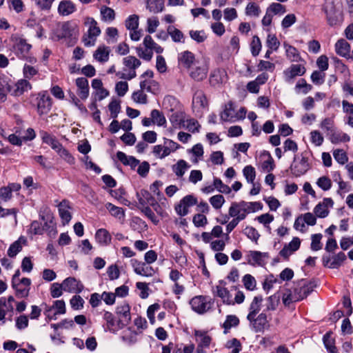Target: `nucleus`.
I'll return each mask as SVG.
<instances>
[{
  "instance_id": "1",
  "label": "nucleus",
  "mask_w": 353,
  "mask_h": 353,
  "mask_svg": "<svg viewBox=\"0 0 353 353\" xmlns=\"http://www.w3.org/2000/svg\"><path fill=\"white\" fill-rule=\"evenodd\" d=\"M261 208L262 205L260 202H246L244 201L232 202L229 208L228 214L230 216L241 221L245 219L248 214L254 212Z\"/></svg>"
},
{
  "instance_id": "2",
  "label": "nucleus",
  "mask_w": 353,
  "mask_h": 353,
  "mask_svg": "<svg viewBox=\"0 0 353 353\" xmlns=\"http://www.w3.org/2000/svg\"><path fill=\"white\" fill-rule=\"evenodd\" d=\"M310 153L307 151L295 154L290 165V170L295 176L305 174L312 167L310 159Z\"/></svg>"
},
{
  "instance_id": "3",
  "label": "nucleus",
  "mask_w": 353,
  "mask_h": 353,
  "mask_svg": "<svg viewBox=\"0 0 353 353\" xmlns=\"http://www.w3.org/2000/svg\"><path fill=\"white\" fill-rule=\"evenodd\" d=\"M226 283L223 281H220L219 284L216 286V294L221 299L223 303L229 305H234V304H241L245 300V295L242 291L237 290L235 296L233 299L232 295L230 290L225 288Z\"/></svg>"
},
{
  "instance_id": "4",
  "label": "nucleus",
  "mask_w": 353,
  "mask_h": 353,
  "mask_svg": "<svg viewBox=\"0 0 353 353\" xmlns=\"http://www.w3.org/2000/svg\"><path fill=\"white\" fill-rule=\"evenodd\" d=\"M84 24L88 27L87 33L83 37V42L87 47L94 46L97 37L101 34V29L97 21L90 17L85 18Z\"/></svg>"
},
{
  "instance_id": "5",
  "label": "nucleus",
  "mask_w": 353,
  "mask_h": 353,
  "mask_svg": "<svg viewBox=\"0 0 353 353\" xmlns=\"http://www.w3.org/2000/svg\"><path fill=\"white\" fill-rule=\"evenodd\" d=\"M208 70L209 66L207 62L199 60L196 64L189 70V75L194 81H201L207 77Z\"/></svg>"
},
{
  "instance_id": "6",
  "label": "nucleus",
  "mask_w": 353,
  "mask_h": 353,
  "mask_svg": "<svg viewBox=\"0 0 353 353\" xmlns=\"http://www.w3.org/2000/svg\"><path fill=\"white\" fill-rule=\"evenodd\" d=\"M192 309L198 314L208 312L212 305L210 299L204 296H196L190 302Z\"/></svg>"
},
{
  "instance_id": "7",
  "label": "nucleus",
  "mask_w": 353,
  "mask_h": 353,
  "mask_svg": "<svg viewBox=\"0 0 353 353\" xmlns=\"http://www.w3.org/2000/svg\"><path fill=\"white\" fill-rule=\"evenodd\" d=\"M178 64L180 67L190 70L194 65L199 61L193 52L189 50H184L178 54Z\"/></svg>"
},
{
  "instance_id": "8",
  "label": "nucleus",
  "mask_w": 353,
  "mask_h": 353,
  "mask_svg": "<svg viewBox=\"0 0 353 353\" xmlns=\"http://www.w3.org/2000/svg\"><path fill=\"white\" fill-rule=\"evenodd\" d=\"M31 280L28 278H22L17 282H12V287L15 291L18 298H26L29 295Z\"/></svg>"
},
{
  "instance_id": "9",
  "label": "nucleus",
  "mask_w": 353,
  "mask_h": 353,
  "mask_svg": "<svg viewBox=\"0 0 353 353\" xmlns=\"http://www.w3.org/2000/svg\"><path fill=\"white\" fill-rule=\"evenodd\" d=\"M37 112L39 115L47 114L51 110L52 99L46 92L40 93L37 98Z\"/></svg>"
},
{
  "instance_id": "10",
  "label": "nucleus",
  "mask_w": 353,
  "mask_h": 353,
  "mask_svg": "<svg viewBox=\"0 0 353 353\" xmlns=\"http://www.w3.org/2000/svg\"><path fill=\"white\" fill-rule=\"evenodd\" d=\"M132 266L134 272L143 276H152L155 272L152 267L148 265L146 263L139 261L137 259L131 261Z\"/></svg>"
},
{
  "instance_id": "11",
  "label": "nucleus",
  "mask_w": 353,
  "mask_h": 353,
  "mask_svg": "<svg viewBox=\"0 0 353 353\" xmlns=\"http://www.w3.org/2000/svg\"><path fill=\"white\" fill-rule=\"evenodd\" d=\"M137 196L139 204L143 208L150 205L154 208L155 211H157V208H159V205L155 198L148 190H141L139 192L137 193Z\"/></svg>"
},
{
  "instance_id": "12",
  "label": "nucleus",
  "mask_w": 353,
  "mask_h": 353,
  "mask_svg": "<svg viewBox=\"0 0 353 353\" xmlns=\"http://www.w3.org/2000/svg\"><path fill=\"white\" fill-rule=\"evenodd\" d=\"M63 286V291L79 294L83 290V285L82 283L76 279L74 277H68L62 282Z\"/></svg>"
},
{
  "instance_id": "13",
  "label": "nucleus",
  "mask_w": 353,
  "mask_h": 353,
  "mask_svg": "<svg viewBox=\"0 0 353 353\" xmlns=\"http://www.w3.org/2000/svg\"><path fill=\"white\" fill-rule=\"evenodd\" d=\"M323 10L326 14L329 25L333 26L339 22L340 12L333 2L326 4L323 8Z\"/></svg>"
},
{
  "instance_id": "14",
  "label": "nucleus",
  "mask_w": 353,
  "mask_h": 353,
  "mask_svg": "<svg viewBox=\"0 0 353 353\" xmlns=\"http://www.w3.org/2000/svg\"><path fill=\"white\" fill-rule=\"evenodd\" d=\"M333 205L334 201L331 198H325L322 202L315 206L314 212L317 217L325 218L329 214V208H332Z\"/></svg>"
},
{
  "instance_id": "15",
  "label": "nucleus",
  "mask_w": 353,
  "mask_h": 353,
  "mask_svg": "<svg viewBox=\"0 0 353 353\" xmlns=\"http://www.w3.org/2000/svg\"><path fill=\"white\" fill-rule=\"evenodd\" d=\"M301 246V240L299 237H294L288 244L285 245L283 249L279 252V254L285 259H288L289 256L297 251Z\"/></svg>"
},
{
  "instance_id": "16",
  "label": "nucleus",
  "mask_w": 353,
  "mask_h": 353,
  "mask_svg": "<svg viewBox=\"0 0 353 353\" xmlns=\"http://www.w3.org/2000/svg\"><path fill=\"white\" fill-rule=\"evenodd\" d=\"M116 313L120 317L119 321L123 328L131 321L130 307L128 303H124L118 305Z\"/></svg>"
},
{
  "instance_id": "17",
  "label": "nucleus",
  "mask_w": 353,
  "mask_h": 353,
  "mask_svg": "<svg viewBox=\"0 0 353 353\" xmlns=\"http://www.w3.org/2000/svg\"><path fill=\"white\" fill-rule=\"evenodd\" d=\"M247 319L256 332L263 331L268 324V317L265 312H261L257 316H253L252 319Z\"/></svg>"
},
{
  "instance_id": "18",
  "label": "nucleus",
  "mask_w": 353,
  "mask_h": 353,
  "mask_svg": "<svg viewBox=\"0 0 353 353\" xmlns=\"http://www.w3.org/2000/svg\"><path fill=\"white\" fill-rule=\"evenodd\" d=\"M103 319L105 321V325H104L105 330L115 334L119 330L123 328L122 325L119 323V321H117L114 315L110 312H105Z\"/></svg>"
},
{
  "instance_id": "19",
  "label": "nucleus",
  "mask_w": 353,
  "mask_h": 353,
  "mask_svg": "<svg viewBox=\"0 0 353 353\" xmlns=\"http://www.w3.org/2000/svg\"><path fill=\"white\" fill-rule=\"evenodd\" d=\"M247 261L252 265H263L265 264L264 259L268 257V254L259 251H249L247 255Z\"/></svg>"
},
{
  "instance_id": "20",
  "label": "nucleus",
  "mask_w": 353,
  "mask_h": 353,
  "mask_svg": "<svg viewBox=\"0 0 353 353\" xmlns=\"http://www.w3.org/2000/svg\"><path fill=\"white\" fill-rule=\"evenodd\" d=\"M306 72L305 68L301 64L292 65L284 71V76L287 81H290L297 76H302Z\"/></svg>"
},
{
  "instance_id": "21",
  "label": "nucleus",
  "mask_w": 353,
  "mask_h": 353,
  "mask_svg": "<svg viewBox=\"0 0 353 353\" xmlns=\"http://www.w3.org/2000/svg\"><path fill=\"white\" fill-rule=\"evenodd\" d=\"M31 88L32 85L27 79H20L11 86V94L14 96H20Z\"/></svg>"
},
{
  "instance_id": "22",
  "label": "nucleus",
  "mask_w": 353,
  "mask_h": 353,
  "mask_svg": "<svg viewBox=\"0 0 353 353\" xmlns=\"http://www.w3.org/2000/svg\"><path fill=\"white\" fill-rule=\"evenodd\" d=\"M32 46L28 43L26 40L19 39L14 46L15 53L19 58H26Z\"/></svg>"
},
{
  "instance_id": "23",
  "label": "nucleus",
  "mask_w": 353,
  "mask_h": 353,
  "mask_svg": "<svg viewBox=\"0 0 353 353\" xmlns=\"http://www.w3.org/2000/svg\"><path fill=\"white\" fill-rule=\"evenodd\" d=\"M77 86V94L83 100L86 99L89 96L88 81L84 77H79L76 79Z\"/></svg>"
},
{
  "instance_id": "24",
  "label": "nucleus",
  "mask_w": 353,
  "mask_h": 353,
  "mask_svg": "<svg viewBox=\"0 0 353 353\" xmlns=\"http://www.w3.org/2000/svg\"><path fill=\"white\" fill-rule=\"evenodd\" d=\"M335 51L341 57L350 58V45L343 39L338 40L335 43Z\"/></svg>"
},
{
  "instance_id": "25",
  "label": "nucleus",
  "mask_w": 353,
  "mask_h": 353,
  "mask_svg": "<svg viewBox=\"0 0 353 353\" xmlns=\"http://www.w3.org/2000/svg\"><path fill=\"white\" fill-rule=\"evenodd\" d=\"M263 297L261 295L255 296L250 306L249 313L247 316V319H252L253 316H256V314L260 312L262 306Z\"/></svg>"
},
{
  "instance_id": "26",
  "label": "nucleus",
  "mask_w": 353,
  "mask_h": 353,
  "mask_svg": "<svg viewBox=\"0 0 353 353\" xmlns=\"http://www.w3.org/2000/svg\"><path fill=\"white\" fill-rule=\"evenodd\" d=\"M76 10L75 4L70 0L61 1L58 6V12L62 16L70 15L74 12Z\"/></svg>"
},
{
  "instance_id": "27",
  "label": "nucleus",
  "mask_w": 353,
  "mask_h": 353,
  "mask_svg": "<svg viewBox=\"0 0 353 353\" xmlns=\"http://www.w3.org/2000/svg\"><path fill=\"white\" fill-rule=\"evenodd\" d=\"M59 213L63 225L68 224L71 220L72 216L69 212L70 206L68 201H62L58 206Z\"/></svg>"
},
{
  "instance_id": "28",
  "label": "nucleus",
  "mask_w": 353,
  "mask_h": 353,
  "mask_svg": "<svg viewBox=\"0 0 353 353\" xmlns=\"http://www.w3.org/2000/svg\"><path fill=\"white\" fill-rule=\"evenodd\" d=\"M235 108L233 102L229 101L225 105L223 111L221 113V119L223 121L234 122Z\"/></svg>"
},
{
  "instance_id": "29",
  "label": "nucleus",
  "mask_w": 353,
  "mask_h": 353,
  "mask_svg": "<svg viewBox=\"0 0 353 353\" xmlns=\"http://www.w3.org/2000/svg\"><path fill=\"white\" fill-rule=\"evenodd\" d=\"M327 134L329 136L330 141L333 144L345 143L350 140V137L347 134L342 131H337L336 129L331 133H327Z\"/></svg>"
},
{
  "instance_id": "30",
  "label": "nucleus",
  "mask_w": 353,
  "mask_h": 353,
  "mask_svg": "<svg viewBox=\"0 0 353 353\" xmlns=\"http://www.w3.org/2000/svg\"><path fill=\"white\" fill-rule=\"evenodd\" d=\"M117 159L125 165H129L133 170L139 165V161L132 156H127L124 152L119 151Z\"/></svg>"
},
{
  "instance_id": "31",
  "label": "nucleus",
  "mask_w": 353,
  "mask_h": 353,
  "mask_svg": "<svg viewBox=\"0 0 353 353\" xmlns=\"http://www.w3.org/2000/svg\"><path fill=\"white\" fill-rule=\"evenodd\" d=\"M208 101L204 92L202 90H196L192 98V106L198 110L205 108Z\"/></svg>"
},
{
  "instance_id": "32",
  "label": "nucleus",
  "mask_w": 353,
  "mask_h": 353,
  "mask_svg": "<svg viewBox=\"0 0 353 353\" xmlns=\"http://www.w3.org/2000/svg\"><path fill=\"white\" fill-rule=\"evenodd\" d=\"M95 239L98 243L105 246L111 243L112 237L107 230L101 228L96 232Z\"/></svg>"
},
{
  "instance_id": "33",
  "label": "nucleus",
  "mask_w": 353,
  "mask_h": 353,
  "mask_svg": "<svg viewBox=\"0 0 353 353\" xmlns=\"http://www.w3.org/2000/svg\"><path fill=\"white\" fill-rule=\"evenodd\" d=\"M110 50L105 46H99L94 52V58L100 63H105L108 61Z\"/></svg>"
},
{
  "instance_id": "34",
  "label": "nucleus",
  "mask_w": 353,
  "mask_h": 353,
  "mask_svg": "<svg viewBox=\"0 0 353 353\" xmlns=\"http://www.w3.org/2000/svg\"><path fill=\"white\" fill-rule=\"evenodd\" d=\"M40 134L42 141L49 145L55 151L62 145L54 135L45 131L41 132Z\"/></svg>"
},
{
  "instance_id": "35",
  "label": "nucleus",
  "mask_w": 353,
  "mask_h": 353,
  "mask_svg": "<svg viewBox=\"0 0 353 353\" xmlns=\"http://www.w3.org/2000/svg\"><path fill=\"white\" fill-rule=\"evenodd\" d=\"M313 285L310 283H303V285L295 288H294V292L296 294L297 297L299 298V301L303 300V299L306 298L311 292L313 291Z\"/></svg>"
},
{
  "instance_id": "36",
  "label": "nucleus",
  "mask_w": 353,
  "mask_h": 353,
  "mask_svg": "<svg viewBox=\"0 0 353 353\" xmlns=\"http://www.w3.org/2000/svg\"><path fill=\"white\" fill-rule=\"evenodd\" d=\"M168 34L175 43H184L185 36L183 33L174 26H169L167 28Z\"/></svg>"
},
{
  "instance_id": "37",
  "label": "nucleus",
  "mask_w": 353,
  "mask_h": 353,
  "mask_svg": "<svg viewBox=\"0 0 353 353\" xmlns=\"http://www.w3.org/2000/svg\"><path fill=\"white\" fill-rule=\"evenodd\" d=\"M26 241L23 237H20L18 240L12 243L8 250V255L11 258L16 256L22 250V244H24Z\"/></svg>"
},
{
  "instance_id": "38",
  "label": "nucleus",
  "mask_w": 353,
  "mask_h": 353,
  "mask_svg": "<svg viewBox=\"0 0 353 353\" xmlns=\"http://www.w3.org/2000/svg\"><path fill=\"white\" fill-rule=\"evenodd\" d=\"M14 311V307L5 303V297L2 296L0 298V322L1 324L6 323V316L7 314H12Z\"/></svg>"
},
{
  "instance_id": "39",
  "label": "nucleus",
  "mask_w": 353,
  "mask_h": 353,
  "mask_svg": "<svg viewBox=\"0 0 353 353\" xmlns=\"http://www.w3.org/2000/svg\"><path fill=\"white\" fill-rule=\"evenodd\" d=\"M190 168L188 163L183 160H179L177 163L172 165V171L179 178L183 177L186 170Z\"/></svg>"
},
{
  "instance_id": "40",
  "label": "nucleus",
  "mask_w": 353,
  "mask_h": 353,
  "mask_svg": "<svg viewBox=\"0 0 353 353\" xmlns=\"http://www.w3.org/2000/svg\"><path fill=\"white\" fill-rule=\"evenodd\" d=\"M146 8L150 12L153 13H159L163 11L164 3L163 0H148L146 2Z\"/></svg>"
},
{
  "instance_id": "41",
  "label": "nucleus",
  "mask_w": 353,
  "mask_h": 353,
  "mask_svg": "<svg viewBox=\"0 0 353 353\" xmlns=\"http://www.w3.org/2000/svg\"><path fill=\"white\" fill-rule=\"evenodd\" d=\"M54 308L57 310V312L54 314V319H56V314H63L65 313V304L64 301L63 300H57L54 302V304L52 307H50L46 310V315L50 318V312H52V309Z\"/></svg>"
},
{
  "instance_id": "42",
  "label": "nucleus",
  "mask_w": 353,
  "mask_h": 353,
  "mask_svg": "<svg viewBox=\"0 0 353 353\" xmlns=\"http://www.w3.org/2000/svg\"><path fill=\"white\" fill-rule=\"evenodd\" d=\"M105 208L109 210L110 213L118 219H123L125 217V212L122 208L117 207L111 203H107Z\"/></svg>"
},
{
  "instance_id": "43",
  "label": "nucleus",
  "mask_w": 353,
  "mask_h": 353,
  "mask_svg": "<svg viewBox=\"0 0 353 353\" xmlns=\"http://www.w3.org/2000/svg\"><path fill=\"white\" fill-rule=\"evenodd\" d=\"M239 324V319L236 315H228L223 324L224 334H227L232 327H236Z\"/></svg>"
},
{
  "instance_id": "44",
  "label": "nucleus",
  "mask_w": 353,
  "mask_h": 353,
  "mask_svg": "<svg viewBox=\"0 0 353 353\" xmlns=\"http://www.w3.org/2000/svg\"><path fill=\"white\" fill-rule=\"evenodd\" d=\"M100 13L103 21H112L115 19L114 10L112 8L107 7L105 6H103L101 8Z\"/></svg>"
},
{
  "instance_id": "45",
  "label": "nucleus",
  "mask_w": 353,
  "mask_h": 353,
  "mask_svg": "<svg viewBox=\"0 0 353 353\" xmlns=\"http://www.w3.org/2000/svg\"><path fill=\"white\" fill-rule=\"evenodd\" d=\"M150 117L154 124L159 126H163L166 123V119L163 114L158 110H152L150 112Z\"/></svg>"
},
{
  "instance_id": "46",
  "label": "nucleus",
  "mask_w": 353,
  "mask_h": 353,
  "mask_svg": "<svg viewBox=\"0 0 353 353\" xmlns=\"http://www.w3.org/2000/svg\"><path fill=\"white\" fill-rule=\"evenodd\" d=\"M56 152L65 161H66L70 165H73L75 163V159L72 155L69 152L68 150L63 147L61 145Z\"/></svg>"
},
{
  "instance_id": "47",
  "label": "nucleus",
  "mask_w": 353,
  "mask_h": 353,
  "mask_svg": "<svg viewBox=\"0 0 353 353\" xmlns=\"http://www.w3.org/2000/svg\"><path fill=\"white\" fill-rule=\"evenodd\" d=\"M323 339L325 347L330 353H337V349L334 345V339L332 338L331 333H326Z\"/></svg>"
},
{
  "instance_id": "48",
  "label": "nucleus",
  "mask_w": 353,
  "mask_h": 353,
  "mask_svg": "<svg viewBox=\"0 0 353 353\" xmlns=\"http://www.w3.org/2000/svg\"><path fill=\"white\" fill-rule=\"evenodd\" d=\"M242 282L244 287L248 290L253 291L256 288V279L250 274H247L243 277Z\"/></svg>"
},
{
  "instance_id": "49",
  "label": "nucleus",
  "mask_w": 353,
  "mask_h": 353,
  "mask_svg": "<svg viewBox=\"0 0 353 353\" xmlns=\"http://www.w3.org/2000/svg\"><path fill=\"white\" fill-rule=\"evenodd\" d=\"M139 25V17L137 14L130 15L125 21V26L128 30L138 29Z\"/></svg>"
},
{
  "instance_id": "50",
  "label": "nucleus",
  "mask_w": 353,
  "mask_h": 353,
  "mask_svg": "<svg viewBox=\"0 0 353 353\" xmlns=\"http://www.w3.org/2000/svg\"><path fill=\"white\" fill-rule=\"evenodd\" d=\"M245 14L250 17H259L261 13L260 7L254 2H250L245 8Z\"/></svg>"
},
{
  "instance_id": "51",
  "label": "nucleus",
  "mask_w": 353,
  "mask_h": 353,
  "mask_svg": "<svg viewBox=\"0 0 353 353\" xmlns=\"http://www.w3.org/2000/svg\"><path fill=\"white\" fill-rule=\"evenodd\" d=\"M39 72L38 68L26 63L23 68V77L26 79H31Z\"/></svg>"
},
{
  "instance_id": "52",
  "label": "nucleus",
  "mask_w": 353,
  "mask_h": 353,
  "mask_svg": "<svg viewBox=\"0 0 353 353\" xmlns=\"http://www.w3.org/2000/svg\"><path fill=\"white\" fill-rule=\"evenodd\" d=\"M243 174L246 179L248 183H253L256 177V171L253 166L246 165L243 169Z\"/></svg>"
},
{
  "instance_id": "53",
  "label": "nucleus",
  "mask_w": 353,
  "mask_h": 353,
  "mask_svg": "<svg viewBox=\"0 0 353 353\" xmlns=\"http://www.w3.org/2000/svg\"><path fill=\"white\" fill-rule=\"evenodd\" d=\"M262 48V44L261 42V40L258 36H254L252 40V42L250 43V48H251V52L252 54L254 57H256Z\"/></svg>"
},
{
  "instance_id": "54",
  "label": "nucleus",
  "mask_w": 353,
  "mask_h": 353,
  "mask_svg": "<svg viewBox=\"0 0 353 353\" xmlns=\"http://www.w3.org/2000/svg\"><path fill=\"white\" fill-rule=\"evenodd\" d=\"M273 15L283 14L286 12L285 6L280 3H273L267 9Z\"/></svg>"
},
{
  "instance_id": "55",
  "label": "nucleus",
  "mask_w": 353,
  "mask_h": 353,
  "mask_svg": "<svg viewBox=\"0 0 353 353\" xmlns=\"http://www.w3.org/2000/svg\"><path fill=\"white\" fill-rule=\"evenodd\" d=\"M280 296L276 294H273L269 296L266 303V310L273 311L275 310L279 303Z\"/></svg>"
},
{
  "instance_id": "56",
  "label": "nucleus",
  "mask_w": 353,
  "mask_h": 353,
  "mask_svg": "<svg viewBox=\"0 0 353 353\" xmlns=\"http://www.w3.org/2000/svg\"><path fill=\"white\" fill-rule=\"evenodd\" d=\"M334 159L340 164L344 165L348 161L346 152L342 149H336L333 152Z\"/></svg>"
},
{
  "instance_id": "57",
  "label": "nucleus",
  "mask_w": 353,
  "mask_h": 353,
  "mask_svg": "<svg viewBox=\"0 0 353 353\" xmlns=\"http://www.w3.org/2000/svg\"><path fill=\"white\" fill-rule=\"evenodd\" d=\"M152 153L154 155L159 159H163L168 157V150L165 148L164 145H156L153 147Z\"/></svg>"
},
{
  "instance_id": "58",
  "label": "nucleus",
  "mask_w": 353,
  "mask_h": 353,
  "mask_svg": "<svg viewBox=\"0 0 353 353\" xmlns=\"http://www.w3.org/2000/svg\"><path fill=\"white\" fill-rule=\"evenodd\" d=\"M299 298L296 296L294 291L292 292L288 290L283 293L282 300L285 305H290L293 302L299 301Z\"/></svg>"
},
{
  "instance_id": "59",
  "label": "nucleus",
  "mask_w": 353,
  "mask_h": 353,
  "mask_svg": "<svg viewBox=\"0 0 353 353\" xmlns=\"http://www.w3.org/2000/svg\"><path fill=\"white\" fill-rule=\"evenodd\" d=\"M345 259V254L342 252H339L332 257V261L330 263V268L334 269L339 268Z\"/></svg>"
},
{
  "instance_id": "60",
  "label": "nucleus",
  "mask_w": 353,
  "mask_h": 353,
  "mask_svg": "<svg viewBox=\"0 0 353 353\" xmlns=\"http://www.w3.org/2000/svg\"><path fill=\"white\" fill-rule=\"evenodd\" d=\"M209 201L214 209L219 210L224 204L225 199L223 195L216 194L210 197Z\"/></svg>"
},
{
  "instance_id": "61",
  "label": "nucleus",
  "mask_w": 353,
  "mask_h": 353,
  "mask_svg": "<svg viewBox=\"0 0 353 353\" xmlns=\"http://www.w3.org/2000/svg\"><path fill=\"white\" fill-rule=\"evenodd\" d=\"M132 99L136 103L141 104H146L148 102V97L144 91L139 90L132 93Z\"/></svg>"
},
{
  "instance_id": "62",
  "label": "nucleus",
  "mask_w": 353,
  "mask_h": 353,
  "mask_svg": "<svg viewBox=\"0 0 353 353\" xmlns=\"http://www.w3.org/2000/svg\"><path fill=\"white\" fill-rule=\"evenodd\" d=\"M316 185L323 191H327L332 187V181L327 176H323L318 179Z\"/></svg>"
},
{
  "instance_id": "63",
  "label": "nucleus",
  "mask_w": 353,
  "mask_h": 353,
  "mask_svg": "<svg viewBox=\"0 0 353 353\" xmlns=\"http://www.w3.org/2000/svg\"><path fill=\"white\" fill-rule=\"evenodd\" d=\"M192 222L197 228L205 227L208 224V219L203 214L198 213L194 215Z\"/></svg>"
},
{
  "instance_id": "64",
  "label": "nucleus",
  "mask_w": 353,
  "mask_h": 353,
  "mask_svg": "<svg viewBox=\"0 0 353 353\" xmlns=\"http://www.w3.org/2000/svg\"><path fill=\"white\" fill-rule=\"evenodd\" d=\"M321 128L326 131L327 133H331L336 128L334 127V121L332 118H325L324 119L320 125Z\"/></svg>"
}]
</instances>
